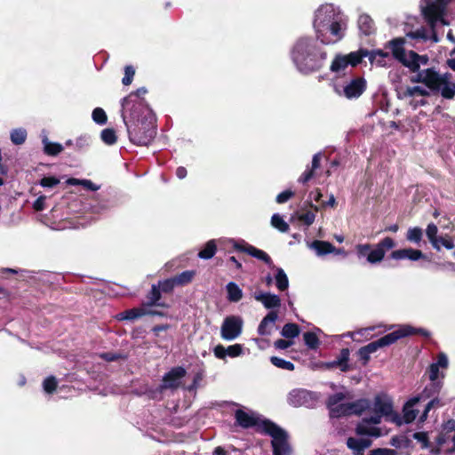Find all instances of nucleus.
<instances>
[{
    "mask_svg": "<svg viewBox=\"0 0 455 455\" xmlns=\"http://www.w3.org/2000/svg\"><path fill=\"white\" fill-rule=\"evenodd\" d=\"M235 419L236 425L243 428L256 427L257 432L271 436L273 455H290L291 452L288 433L274 421L267 419H260L242 409L235 411Z\"/></svg>",
    "mask_w": 455,
    "mask_h": 455,
    "instance_id": "nucleus-1",
    "label": "nucleus"
},
{
    "mask_svg": "<svg viewBox=\"0 0 455 455\" xmlns=\"http://www.w3.org/2000/svg\"><path fill=\"white\" fill-rule=\"evenodd\" d=\"M291 58L300 72L308 74L322 68L327 52L312 38L302 37L294 44Z\"/></svg>",
    "mask_w": 455,
    "mask_h": 455,
    "instance_id": "nucleus-2",
    "label": "nucleus"
},
{
    "mask_svg": "<svg viewBox=\"0 0 455 455\" xmlns=\"http://www.w3.org/2000/svg\"><path fill=\"white\" fill-rule=\"evenodd\" d=\"M413 335H420L428 339L431 336V333L424 328H417L410 324H402L399 325L395 331L389 332L374 341L370 342L363 347L369 354H372L380 347L390 346L403 338Z\"/></svg>",
    "mask_w": 455,
    "mask_h": 455,
    "instance_id": "nucleus-3",
    "label": "nucleus"
},
{
    "mask_svg": "<svg viewBox=\"0 0 455 455\" xmlns=\"http://www.w3.org/2000/svg\"><path fill=\"white\" fill-rule=\"evenodd\" d=\"M337 19L338 14L332 4H323L315 11L313 27L316 40L322 44H331V38L326 35V28Z\"/></svg>",
    "mask_w": 455,
    "mask_h": 455,
    "instance_id": "nucleus-4",
    "label": "nucleus"
},
{
    "mask_svg": "<svg viewBox=\"0 0 455 455\" xmlns=\"http://www.w3.org/2000/svg\"><path fill=\"white\" fill-rule=\"evenodd\" d=\"M124 122L127 127L129 140L137 146H148L156 135V126L152 122L138 120L130 125L124 116Z\"/></svg>",
    "mask_w": 455,
    "mask_h": 455,
    "instance_id": "nucleus-5",
    "label": "nucleus"
},
{
    "mask_svg": "<svg viewBox=\"0 0 455 455\" xmlns=\"http://www.w3.org/2000/svg\"><path fill=\"white\" fill-rule=\"evenodd\" d=\"M395 242L393 238L387 236L380 240L374 249L371 243H358L355 245V252L358 259L366 257L370 264H377L383 260L387 251L393 249Z\"/></svg>",
    "mask_w": 455,
    "mask_h": 455,
    "instance_id": "nucleus-6",
    "label": "nucleus"
},
{
    "mask_svg": "<svg viewBox=\"0 0 455 455\" xmlns=\"http://www.w3.org/2000/svg\"><path fill=\"white\" fill-rule=\"evenodd\" d=\"M426 5L422 8V14L431 28H435L440 21L443 25L449 23L443 18L446 9L451 0H424Z\"/></svg>",
    "mask_w": 455,
    "mask_h": 455,
    "instance_id": "nucleus-7",
    "label": "nucleus"
},
{
    "mask_svg": "<svg viewBox=\"0 0 455 455\" xmlns=\"http://www.w3.org/2000/svg\"><path fill=\"white\" fill-rule=\"evenodd\" d=\"M367 82L363 76L352 78L341 88L335 85L334 91L339 96H344L347 100L358 99L366 90Z\"/></svg>",
    "mask_w": 455,
    "mask_h": 455,
    "instance_id": "nucleus-8",
    "label": "nucleus"
},
{
    "mask_svg": "<svg viewBox=\"0 0 455 455\" xmlns=\"http://www.w3.org/2000/svg\"><path fill=\"white\" fill-rule=\"evenodd\" d=\"M242 330L243 320L240 316H227L221 325V338L225 340H233L242 333Z\"/></svg>",
    "mask_w": 455,
    "mask_h": 455,
    "instance_id": "nucleus-9",
    "label": "nucleus"
},
{
    "mask_svg": "<svg viewBox=\"0 0 455 455\" xmlns=\"http://www.w3.org/2000/svg\"><path fill=\"white\" fill-rule=\"evenodd\" d=\"M289 403L294 407H311L316 401L314 392L306 389H293L288 395Z\"/></svg>",
    "mask_w": 455,
    "mask_h": 455,
    "instance_id": "nucleus-10",
    "label": "nucleus"
},
{
    "mask_svg": "<svg viewBox=\"0 0 455 455\" xmlns=\"http://www.w3.org/2000/svg\"><path fill=\"white\" fill-rule=\"evenodd\" d=\"M243 243H239L235 242L234 243V249L240 252H246L247 254L251 255V257H254V258L263 261L270 268L275 267L271 257L267 252H265L264 251L258 249L245 242H243Z\"/></svg>",
    "mask_w": 455,
    "mask_h": 455,
    "instance_id": "nucleus-11",
    "label": "nucleus"
},
{
    "mask_svg": "<svg viewBox=\"0 0 455 455\" xmlns=\"http://www.w3.org/2000/svg\"><path fill=\"white\" fill-rule=\"evenodd\" d=\"M187 374V371L182 366L172 368L163 377L161 389H177L180 386V380Z\"/></svg>",
    "mask_w": 455,
    "mask_h": 455,
    "instance_id": "nucleus-12",
    "label": "nucleus"
},
{
    "mask_svg": "<svg viewBox=\"0 0 455 455\" xmlns=\"http://www.w3.org/2000/svg\"><path fill=\"white\" fill-rule=\"evenodd\" d=\"M404 44L405 39L403 37H395L387 43L386 48L390 49L394 59L398 60L405 67L409 56L406 54Z\"/></svg>",
    "mask_w": 455,
    "mask_h": 455,
    "instance_id": "nucleus-13",
    "label": "nucleus"
},
{
    "mask_svg": "<svg viewBox=\"0 0 455 455\" xmlns=\"http://www.w3.org/2000/svg\"><path fill=\"white\" fill-rule=\"evenodd\" d=\"M123 114L126 117L125 113H129L130 118L132 121L140 120V115L143 113L144 108L147 106L145 99H133L129 104L124 105V98L122 100Z\"/></svg>",
    "mask_w": 455,
    "mask_h": 455,
    "instance_id": "nucleus-14",
    "label": "nucleus"
},
{
    "mask_svg": "<svg viewBox=\"0 0 455 455\" xmlns=\"http://www.w3.org/2000/svg\"><path fill=\"white\" fill-rule=\"evenodd\" d=\"M444 80L434 68L424 69V84L433 92H438Z\"/></svg>",
    "mask_w": 455,
    "mask_h": 455,
    "instance_id": "nucleus-15",
    "label": "nucleus"
},
{
    "mask_svg": "<svg viewBox=\"0 0 455 455\" xmlns=\"http://www.w3.org/2000/svg\"><path fill=\"white\" fill-rule=\"evenodd\" d=\"M349 355L350 351L348 348H342L337 359L331 362L323 363V367L326 370L339 368L341 371L347 372L350 370V366L347 363L349 360Z\"/></svg>",
    "mask_w": 455,
    "mask_h": 455,
    "instance_id": "nucleus-16",
    "label": "nucleus"
},
{
    "mask_svg": "<svg viewBox=\"0 0 455 455\" xmlns=\"http://www.w3.org/2000/svg\"><path fill=\"white\" fill-rule=\"evenodd\" d=\"M243 345L241 344H234L230 345L228 347H225L223 345L219 344L213 348V353L215 357L218 359L225 360L227 355L234 358L238 357L243 355Z\"/></svg>",
    "mask_w": 455,
    "mask_h": 455,
    "instance_id": "nucleus-17",
    "label": "nucleus"
},
{
    "mask_svg": "<svg viewBox=\"0 0 455 455\" xmlns=\"http://www.w3.org/2000/svg\"><path fill=\"white\" fill-rule=\"evenodd\" d=\"M390 258L395 260L408 259L412 261L425 259L426 255L418 249L404 248L396 251H393L390 254Z\"/></svg>",
    "mask_w": 455,
    "mask_h": 455,
    "instance_id": "nucleus-18",
    "label": "nucleus"
},
{
    "mask_svg": "<svg viewBox=\"0 0 455 455\" xmlns=\"http://www.w3.org/2000/svg\"><path fill=\"white\" fill-rule=\"evenodd\" d=\"M278 318L277 311L271 310L269 311L266 316L263 317L261 322L258 326V333L261 336H269L271 335L273 329L275 327V321Z\"/></svg>",
    "mask_w": 455,
    "mask_h": 455,
    "instance_id": "nucleus-19",
    "label": "nucleus"
},
{
    "mask_svg": "<svg viewBox=\"0 0 455 455\" xmlns=\"http://www.w3.org/2000/svg\"><path fill=\"white\" fill-rule=\"evenodd\" d=\"M253 298L263 304L267 309H274L281 307V299L278 295L270 292L256 291Z\"/></svg>",
    "mask_w": 455,
    "mask_h": 455,
    "instance_id": "nucleus-20",
    "label": "nucleus"
},
{
    "mask_svg": "<svg viewBox=\"0 0 455 455\" xmlns=\"http://www.w3.org/2000/svg\"><path fill=\"white\" fill-rule=\"evenodd\" d=\"M146 299L147 301L142 303L143 307H161L164 308L169 307L168 304L161 301V291L159 286H156V284H153L151 286V290L148 292Z\"/></svg>",
    "mask_w": 455,
    "mask_h": 455,
    "instance_id": "nucleus-21",
    "label": "nucleus"
},
{
    "mask_svg": "<svg viewBox=\"0 0 455 455\" xmlns=\"http://www.w3.org/2000/svg\"><path fill=\"white\" fill-rule=\"evenodd\" d=\"M409 59L406 63V68H408L411 72L419 71L420 68V65H427L429 61V58L427 55H419L414 51H410L408 52Z\"/></svg>",
    "mask_w": 455,
    "mask_h": 455,
    "instance_id": "nucleus-22",
    "label": "nucleus"
},
{
    "mask_svg": "<svg viewBox=\"0 0 455 455\" xmlns=\"http://www.w3.org/2000/svg\"><path fill=\"white\" fill-rule=\"evenodd\" d=\"M347 28V25L345 22H342L340 20H335L331 24L326 28V33L329 31L331 35L334 37L331 38V44H335L340 41L345 36V30Z\"/></svg>",
    "mask_w": 455,
    "mask_h": 455,
    "instance_id": "nucleus-23",
    "label": "nucleus"
},
{
    "mask_svg": "<svg viewBox=\"0 0 455 455\" xmlns=\"http://www.w3.org/2000/svg\"><path fill=\"white\" fill-rule=\"evenodd\" d=\"M355 434L357 435H367L371 437H379L382 435L381 429L378 427L371 426L363 421H360L355 427Z\"/></svg>",
    "mask_w": 455,
    "mask_h": 455,
    "instance_id": "nucleus-24",
    "label": "nucleus"
},
{
    "mask_svg": "<svg viewBox=\"0 0 455 455\" xmlns=\"http://www.w3.org/2000/svg\"><path fill=\"white\" fill-rule=\"evenodd\" d=\"M373 412H378L382 416H389L393 413V404L378 395L375 397Z\"/></svg>",
    "mask_w": 455,
    "mask_h": 455,
    "instance_id": "nucleus-25",
    "label": "nucleus"
},
{
    "mask_svg": "<svg viewBox=\"0 0 455 455\" xmlns=\"http://www.w3.org/2000/svg\"><path fill=\"white\" fill-rule=\"evenodd\" d=\"M358 27L361 32L365 36H370L375 32L374 21L368 14H361L358 18Z\"/></svg>",
    "mask_w": 455,
    "mask_h": 455,
    "instance_id": "nucleus-26",
    "label": "nucleus"
},
{
    "mask_svg": "<svg viewBox=\"0 0 455 455\" xmlns=\"http://www.w3.org/2000/svg\"><path fill=\"white\" fill-rule=\"evenodd\" d=\"M321 165V154L317 153L313 156L312 166L310 169L306 170L299 178V181L305 184L309 181L315 175V171Z\"/></svg>",
    "mask_w": 455,
    "mask_h": 455,
    "instance_id": "nucleus-27",
    "label": "nucleus"
},
{
    "mask_svg": "<svg viewBox=\"0 0 455 455\" xmlns=\"http://www.w3.org/2000/svg\"><path fill=\"white\" fill-rule=\"evenodd\" d=\"M145 315V307L141 304L140 307H132L131 309L124 310L118 314L117 319L118 320H128V321H134L140 317H142Z\"/></svg>",
    "mask_w": 455,
    "mask_h": 455,
    "instance_id": "nucleus-28",
    "label": "nucleus"
},
{
    "mask_svg": "<svg viewBox=\"0 0 455 455\" xmlns=\"http://www.w3.org/2000/svg\"><path fill=\"white\" fill-rule=\"evenodd\" d=\"M311 247L315 250L320 256L331 253L335 250V246L327 241L315 240L311 243Z\"/></svg>",
    "mask_w": 455,
    "mask_h": 455,
    "instance_id": "nucleus-29",
    "label": "nucleus"
},
{
    "mask_svg": "<svg viewBox=\"0 0 455 455\" xmlns=\"http://www.w3.org/2000/svg\"><path fill=\"white\" fill-rule=\"evenodd\" d=\"M368 54V50L360 48L358 51L351 52L346 54L345 57L349 66L355 68L362 63L363 59Z\"/></svg>",
    "mask_w": 455,
    "mask_h": 455,
    "instance_id": "nucleus-30",
    "label": "nucleus"
},
{
    "mask_svg": "<svg viewBox=\"0 0 455 455\" xmlns=\"http://www.w3.org/2000/svg\"><path fill=\"white\" fill-rule=\"evenodd\" d=\"M227 299L230 302H238L243 298L242 289L234 282H229L227 286Z\"/></svg>",
    "mask_w": 455,
    "mask_h": 455,
    "instance_id": "nucleus-31",
    "label": "nucleus"
},
{
    "mask_svg": "<svg viewBox=\"0 0 455 455\" xmlns=\"http://www.w3.org/2000/svg\"><path fill=\"white\" fill-rule=\"evenodd\" d=\"M217 252V244L215 240H209L198 252L197 256L203 259H211Z\"/></svg>",
    "mask_w": 455,
    "mask_h": 455,
    "instance_id": "nucleus-32",
    "label": "nucleus"
},
{
    "mask_svg": "<svg viewBox=\"0 0 455 455\" xmlns=\"http://www.w3.org/2000/svg\"><path fill=\"white\" fill-rule=\"evenodd\" d=\"M348 66L349 65L345 55L338 53L331 61L330 70L333 73H339L344 71Z\"/></svg>",
    "mask_w": 455,
    "mask_h": 455,
    "instance_id": "nucleus-33",
    "label": "nucleus"
},
{
    "mask_svg": "<svg viewBox=\"0 0 455 455\" xmlns=\"http://www.w3.org/2000/svg\"><path fill=\"white\" fill-rule=\"evenodd\" d=\"M44 152L50 156H56L63 151V146L58 142L48 141L47 138L43 140Z\"/></svg>",
    "mask_w": 455,
    "mask_h": 455,
    "instance_id": "nucleus-34",
    "label": "nucleus"
},
{
    "mask_svg": "<svg viewBox=\"0 0 455 455\" xmlns=\"http://www.w3.org/2000/svg\"><path fill=\"white\" fill-rule=\"evenodd\" d=\"M438 228L435 223H429L426 229L427 236L431 243L432 246L436 250L440 251L441 246L439 245V236H437Z\"/></svg>",
    "mask_w": 455,
    "mask_h": 455,
    "instance_id": "nucleus-35",
    "label": "nucleus"
},
{
    "mask_svg": "<svg viewBox=\"0 0 455 455\" xmlns=\"http://www.w3.org/2000/svg\"><path fill=\"white\" fill-rule=\"evenodd\" d=\"M274 269H275V271H276V274L275 276L276 288L280 291H286L289 287V280H288L287 275L285 274L283 269L281 267H275Z\"/></svg>",
    "mask_w": 455,
    "mask_h": 455,
    "instance_id": "nucleus-36",
    "label": "nucleus"
},
{
    "mask_svg": "<svg viewBox=\"0 0 455 455\" xmlns=\"http://www.w3.org/2000/svg\"><path fill=\"white\" fill-rule=\"evenodd\" d=\"M196 272L195 270H186L173 276L177 286H185L190 283Z\"/></svg>",
    "mask_w": 455,
    "mask_h": 455,
    "instance_id": "nucleus-37",
    "label": "nucleus"
},
{
    "mask_svg": "<svg viewBox=\"0 0 455 455\" xmlns=\"http://www.w3.org/2000/svg\"><path fill=\"white\" fill-rule=\"evenodd\" d=\"M443 387V381L441 380H434L431 381L430 384L425 387L421 396L425 398H430L438 395Z\"/></svg>",
    "mask_w": 455,
    "mask_h": 455,
    "instance_id": "nucleus-38",
    "label": "nucleus"
},
{
    "mask_svg": "<svg viewBox=\"0 0 455 455\" xmlns=\"http://www.w3.org/2000/svg\"><path fill=\"white\" fill-rule=\"evenodd\" d=\"M300 328L297 323H288L283 325L281 335L286 339H294L299 335Z\"/></svg>",
    "mask_w": 455,
    "mask_h": 455,
    "instance_id": "nucleus-39",
    "label": "nucleus"
},
{
    "mask_svg": "<svg viewBox=\"0 0 455 455\" xmlns=\"http://www.w3.org/2000/svg\"><path fill=\"white\" fill-rule=\"evenodd\" d=\"M419 401V398H413L411 400H410L406 405H410V406H412L413 404H415L417 402ZM417 414H418V411L416 410H413V409H409L407 408V406L404 407L403 409V421L407 424L409 423H411L412 421L415 420L416 417H417Z\"/></svg>",
    "mask_w": 455,
    "mask_h": 455,
    "instance_id": "nucleus-40",
    "label": "nucleus"
},
{
    "mask_svg": "<svg viewBox=\"0 0 455 455\" xmlns=\"http://www.w3.org/2000/svg\"><path fill=\"white\" fill-rule=\"evenodd\" d=\"M422 236L423 231L419 227L410 228L406 233V240L416 244L421 242Z\"/></svg>",
    "mask_w": 455,
    "mask_h": 455,
    "instance_id": "nucleus-41",
    "label": "nucleus"
},
{
    "mask_svg": "<svg viewBox=\"0 0 455 455\" xmlns=\"http://www.w3.org/2000/svg\"><path fill=\"white\" fill-rule=\"evenodd\" d=\"M348 403L351 415H361L369 407V402L366 399H360L355 402Z\"/></svg>",
    "mask_w": 455,
    "mask_h": 455,
    "instance_id": "nucleus-42",
    "label": "nucleus"
},
{
    "mask_svg": "<svg viewBox=\"0 0 455 455\" xmlns=\"http://www.w3.org/2000/svg\"><path fill=\"white\" fill-rule=\"evenodd\" d=\"M330 414L333 418H340L351 415L349 403H339L330 410Z\"/></svg>",
    "mask_w": 455,
    "mask_h": 455,
    "instance_id": "nucleus-43",
    "label": "nucleus"
},
{
    "mask_svg": "<svg viewBox=\"0 0 455 455\" xmlns=\"http://www.w3.org/2000/svg\"><path fill=\"white\" fill-rule=\"evenodd\" d=\"M305 344L308 348L315 350L320 345V340L317 335L313 331H307L303 334Z\"/></svg>",
    "mask_w": 455,
    "mask_h": 455,
    "instance_id": "nucleus-44",
    "label": "nucleus"
},
{
    "mask_svg": "<svg viewBox=\"0 0 455 455\" xmlns=\"http://www.w3.org/2000/svg\"><path fill=\"white\" fill-rule=\"evenodd\" d=\"M100 138L107 145H114L117 141L116 131L113 128H106L101 131Z\"/></svg>",
    "mask_w": 455,
    "mask_h": 455,
    "instance_id": "nucleus-45",
    "label": "nucleus"
},
{
    "mask_svg": "<svg viewBox=\"0 0 455 455\" xmlns=\"http://www.w3.org/2000/svg\"><path fill=\"white\" fill-rule=\"evenodd\" d=\"M347 446L353 451L354 455H364L365 449L359 443L357 438L348 437L347 439Z\"/></svg>",
    "mask_w": 455,
    "mask_h": 455,
    "instance_id": "nucleus-46",
    "label": "nucleus"
},
{
    "mask_svg": "<svg viewBox=\"0 0 455 455\" xmlns=\"http://www.w3.org/2000/svg\"><path fill=\"white\" fill-rule=\"evenodd\" d=\"M420 95V96H424V97H429L430 96V92L422 88L421 86H413V87H407L405 89V91L403 92V96L404 98H407V97H412L414 95Z\"/></svg>",
    "mask_w": 455,
    "mask_h": 455,
    "instance_id": "nucleus-47",
    "label": "nucleus"
},
{
    "mask_svg": "<svg viewBox=\"0 0 455 455\" xmlns=\"http://www.w3.org/2000/svg\"><path fill=\"white\" fill-rule=\"evenodd\" d=\"M271 225L278 229L279 231L283 232V233H286L289 231L290 229V227L289 225L283 220V218L275 213L272 216L271 218Z\"/></svg>",
    "mask_w": 455,
    "mask_h": 455,
    "instance_id": "nucleus-48",
    "label": "nucleus"
},
{
    "mask_svg": "<svg viewBox=\"0 0 455 455\" xmlns=\"http://www.w3.org/2000/svg\"><path fill=\"white\" fill-rule=\"evenodd\" d=\"M270 362L273 365H275V367L280 368V369H283V370H287V371H293L295 368L294 364L291 362L286 361L278 356H275V355L271 356Z\"/></svg>",
    "mask_w": 455,
    "mask_h": 455,
    "instance_id": "nucleus-49",
    "label": "nucleus"
},
{
    "mask_svg": "<svg viewBox=\"0 0 455 455\" xmlns=\"http://www.w3.org/2000/svg\"><path fill=\"white\" fill-rule=\"evenodd\" d=\"M27 132L24 129H14L11 132V140L14 145H21L26 141Z\"/></svg>",
    "mask_w": 455,
    "mask_h": 455,
    "instance_id": "nucleus-50",
    "label": "nucleus"
},
{
    "mask_svg": "<svg viewBox=\"0 0 455 455\" xmlns=\"http://www.w3.org/2000/svg\"><path fill=\"white\" fill-rule=\"evenodd\" d=\"M156 286H159V289L161 292L164 293H171L173 289L177 286L174 278H167L163 281H159L158 284Z\"/></svg>",
    "mask_w": 455,
    "mask_h": 455,
    "instance_id": "nucleus-51",
    "label": "nucleus"
},
{
    "mask_svg": "<svg viewBox=\"0 0 455 455\" xmlns=\"http://www.w3.org/2000/svg\"><path fill=\"white\" fill-rule=\"evenodd\" d=\"M93 121L98 124H105L108 121L106 112L101 108H96L92 114Z\"/></svg>",
    "mask_w": 455,
    "mask_h": 455,
    "instance_id": "nucleus-52",
    "label": "nucleus"
},
{
    "mask_svg": "<svg viewBox=\"0 0 455 455\" xmlns=\"http://www.w3.org/2000/svg\"><path fill=\"white\" fill-rule=\"evenodd\" d=\"M44 390L48 394H52L58 387V381L54 376L47 377L43 382Z\"/></svg>",
    "mask_w": 455,
    "mask_h": 455,
    "instance_id": "nucleus-53",
    "label": "nucleus"
},
{
    "mask_svg": "<svg viewBox=\"0 0 455 455\" xmlns=\"http://www.w3.org/2000/svg\"><path fill=\"white\" fill-rule=\"evenodd\" d=\"M454 84L455 83H451V84H443L440 91L441 92V95L446 99V100H451L454 98V95H455V86H454Z\"/></svg>",
    "mask_w": 455,
    "mask_h": 455,
    "instance_id": "nucleus-54",
    "label": "nucleus"
},
{
    "mask_svg": "<svg viewBox=\"0 0 455 455\" xmlns=\"http://www.w3.org/2000/svg\"><path fill=\"white\" fill-rule=\"evenodd\" d=\"M135 76V68L132 65H126L124 67V76L122 79L124 85H130L132 83Z\"/></svg>",
    "mask_w": 455,
    "mask_h": 455,
    "instance_id": "nucleus-55",
    "label": "nucleus"
},
{
    "mask_svg": "<svg viewBox=\"0 0 455 455\" xmlns=\"http://www.w3.org/2000/svg\"><path fill=\"white\" fill-rule=\"evenodd\" d=\"M345 399V395L341 392L335 393L328 397L327 407L331 410V408L339 405L341 401Z\"/></svg>",
    "mask_w": 455,
    "mask_h": 455,
    "instance_id": "nucleus-56",
    "label": "nucleus"
},
{
    "mask_svg": "<svg viewBox=\"0 0 455 455\" xmlns=\"http://www.w3.org/2000/svg\"><path fill=\"white\" fill-rule=\"evenodd\" d=\"M315 219V214L314 212L311 211H307V212H302L298 215V220L303 222V224H305L307 227L311 226L314 223Z\"/></svg>",
    "mask_w": 455,
    "mask_h": 455,
    "instance_id": "nucleus-57",
    "label": "nucleus"
},
{
    "mask_svg": "<svg viewBox=\"0 0 455 455\" xmlns=\"http://www.w3.org/2000/svg\"><path fill=\"white\" fill-rule=\"evenodd\" d=\"M60 180L55 176L44 177L40 180L39 184L43 188H52L60 184Z\"/></svg>",
    "mask_w": 455,
    "mask_h": 455,
    "instance_id": "nucleus-58",
    "label": "nucleus"
},
{
    "mask_svg": "<svg viewBox=\"0 0 455 455\" xmlns=\"http://www.w3.org/2000/svg\"><path fill=\"white\" fill-rule=\"evenodd\" d=\"M148 92L145 87H140L135 92H131L128 96L124 97V105L129 104L133 99H143L142 96Z\"/></svg>",
    "mask_w": 455,
    "mask_h": 455,
    "instance_id": "nucleus-59",
    "label": "nucleus"
},
{
    "mask_svg": "<svg viewBox=\"0 0 455 455\" xmlns=\"http://www.w3.org/2000/svg\"><path fill=\"white\" fill-rule=\"evenodd\" d=\"M412 437L418 442L421 443L422 448H427L429 446V439L427 433L426 432H415Z\"/></svg>",
    "mask_w": 455,
    "mask_h": 455,
    "instance_id": "nucleus-60",
    "label": "nucleus"
},
{
    "mask_svg": "<svg viewBox=\"0 0 455 455\" xmlns=\"http://www.w3.org/2000/svg\"><path fill=\"white\" fill-rule=\"evenodd\" d=\"M294 192L291 189L284 190L276 196L275 201L277 204H284L291 197L294 196Z\"/></svg>",
    "mask_w": 455,
    "mask_h": 455,
    "instance_id": "nucleus-61",
    "label": "nucleus"
},
{
    "mask_svg": "<svg viewBox=\"0 0 455 455\" xmlns=\"http://www.w3.org/2000/svg\"><path fill=\"white\" fill-rule=\"evenodd\" d=\"M100 356L106 362H116L124 358V356L122 354L115 352L102 353Z\"/></svg>",
    "mask_w": 455,
    "mask_h": 455,
    "instance_id": "nucleus-62",
    "label": "nucleus"
},
{
    "mask_svg": "<svg viewBox=\"0 0 455 455\" xmlns=\"http://www.w3.org/2000/svg\"><path fill=\"white\" fill-rule=\"evenodd\" d=\"M443 406V403L441 402V400L438 397H434L431 401L427 403L426 405L425 411L422 414V418H427V415L428 411L434 408V407H442Z\"/></svg>",
    "mask_w": 455,
    "mask_h": 455,
    "instance_id": "nucleus-63",
    "label": "nucleus"
},
{
    "mask_svg": "<svg viewBox=\"0 0 455 455\" xmlns=\"http://www.w3.org/2000/svg\"><path fill=\"white\" fill-rule=\"evenodd\" d=\"M368 455H397V452L392 449L376 448L371 450Z\"/></svg>",
    "mask_w": 455,
    "mask_h": 455,
    "instance_id": "nucleus-64",
    "label": "nucleus"
}]
</instances>
